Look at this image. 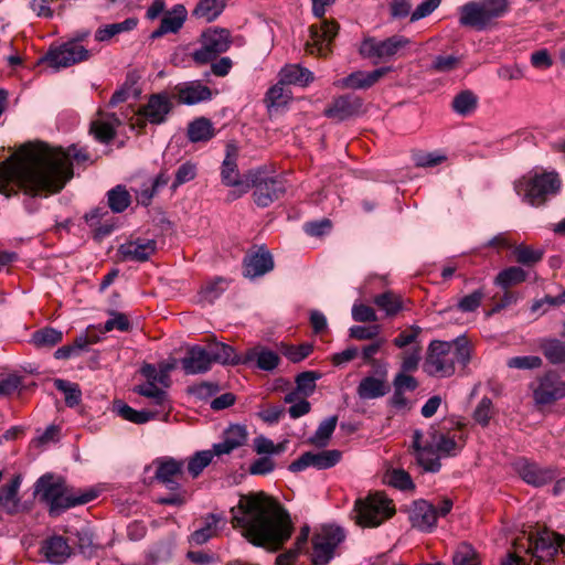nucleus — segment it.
<instances>
[{"label":"nucleus","instance_id":"nucleus-1","mask_svg":"<svg viewBox=\"0 0 565 565\" xmlns=\"http://www.w3.org/2000/svg\"><path fill=\"white\" fill-rule=\"evenodd\" d=\"M72 160L86 163L90 156L76 145L66 150L44 142L25 146L21 154L0 163V192L7 198L17 189L30 196L58 193L73 178Z\"/></svg>","mask_w":565,"mask_h":565},{"label":"nucleus","instance_id":"nucleus-2","mask_svg":"<svg viewBox=\"0 0 565 565\" xmlns=\"http://www.w3.org/2000/svg\"><path fill=\"white\" fill-rule=\"evenodd\" d=\"M231 514L233 527L255 546L278 551L291 536L289 513L265 492L242 495Z\"/></svg>","mask_w":565,"mask_h":565},{"label":"nucleus","instance_id":"nucleus-3","mask_svg":"<svg viewBox=\"0 0 565 565\" xmlns=\"http://www.w3.org/2000/svg\"><path fill=\"white\" fill-rule=\"evenodd\" d=\"M472 347L466 337L452 341H431L424 363V371L437 377H449L456 364L466 367L471 360Z\"/></svg>","mask_w":565,"mask_h":565},{"label":"nucleus","instance_id":"nucleus-4","mask_svg":"<svg viewBox=\"0 0 565 565\" xmlns=\"http://www.w3.org/2000/svg\"><path fill=\"white\" fill-rule=\"evenodd\" d=\"M35 494L49 505L50 515L56 516L67 509L93 501L97 491L70 489L62 478L46 473L38 479Z\"/></svg>","mask_w":565,"mask_h":565},{"label":"nucleus","instance_id":"nucleus-5","mask_svg":"<svg viewBox=\"0 0 565 565\" xmlns=\"http://www.w3.org/2000/svg\"><path fill=\"white\" fill-rule=\"evenodd\" d=\"M423 433L415 430L413 435V448L416 451L417 462L426 471H439L440 457L456 456L461 446L449 435L437 431L431 427L428 431V439L422 445Z\"/></svg>","mask_w":565,"mask_h":565},{"label":"nucleus","instance_id":"nucleus-6","mask_svg":"<svg viewBox=\"0 0 565 565\" xmlns=\"http://www.w3.org/2000/svg\"><path fill=\"white\" fill-rule=\"evenodd\" d=\"M510 0H473L460 7L459 23L478 31L493 25L494 21L510 12Z\"/></svg>","mask_w":565,"mask_h":565},{"label":"nucleus","instance_id":"nucleus-7","mask_svg":"<svg viewBox=\"0 0 565 565\" xmlns=\"http://www.w3.org/2000/svg\"><path fill=\"white\" fill-rule=\"evenodd\" d=\"M561 189V180L555 172H530L514 182L515 192L533 206L544 204Z\"/></svg>","mask_w":565,"mask_h":565},{"label":"nucleus","instance_id":"nucleus-8","mask_svg":"<svg viewBox=\"0 0 565 565\" xmlns=\"http://www.w3.org/2000/svg\"><path fill=\"white\" fill-rule=\"evenodd\" d=\"M565 537L553 531L544 529L535 534L523 535L514 542L516 552H524L532 556L535 565L550 563L554 556L562 550Z\"/></svg>","mask_w":565,"mask_h":565},{"label":"nucleus","instance_id":"nucleus-9","mask_svg":"<svg viewBox=\"0 0 565 565\" xmlns=\"http://www.w3.org/2000/svg\"><path fill=\"white\" fill-rule=\"evenodd\" d=\"M313 14L321 19L319 24L310 26V41L306 44V51L309 54L326 56L331 52V43L337 36L339 24L333 20L323 19L327 7L334 3L335 0H311Z\"/></svg>","mask_w":565,"mask_h":565},{"label":"nucleus","instance_id":"nucleus-10","mask_svg":"<svg viewBox=\"0 0 565 565\" xmlns=\"http://www.w3.org/2000/svg\"><path fill=\"white\" fill-rule=\"evenodd\" d=\"M354 512L359 525L376 527L395 514V507L384 493L375 492L356 500Z\"/></svg>","mask_w":565,"mask_h":565},{"label":"nucleus","instance_id":"nucleus-11","mask_svg":"<svg viewBox=\"0 0 565 565\" xmlns=\"http://www.w3.org/2000/svg\"><path fill=\"white\" fill-rule=\"evenodd\" d=\"M411 39L395 34L385 40L366 38L362 41L359 52L364 58L373 60V63L387 62L395 56H402L411 45Z\"/></svg>","mask_w":565,"mask_h":565},{"label":"nucleus","instance_id":"nucleus-12","mask_svg":"<svg viewBox=\"0 0 565 565\" xmlns=\"http://www.w3.org/2000/svg\"><path fill=\"white\" fill-rule=\"evenodd\" d=\"M247 182L254 189V202L259 207L269 206L286 192V185L281 178L269 177L260 169L248 171Z\"/></svg>","mask_w":565,"mask_h":565},{"label":"nucleus","instance_id":"nucleus-13","mask_svg":"<svg viewBox=\"0 0 565 565\" xmlns=\"http://www.w3.org/2000/svg\"><path fill=\"white\" fill-rule=\"evenodd\" d=\"M232 44L231 33L227 29L210 28L201 35V46L192 53L196 64H207L225 53Z\"/></svg>","mask_w":565,"mask_h":565},{"label":"nucleus","instance_id":"nucleus-14","mask_svg":"<svg viewBox=\"0 0 565 565\" xmlns=\"http://www.w3.org/2000/svg\"><path fill=\"white\" fill-rule=\"evenodd\" d=\"M87 35L88 32H85L74 40L67 41L57 47L51 49L44 56V61L51 67L58 70L88 60L89 51L79 43Z\"/></svg>","mask_w":565,"mask_h":565},{"label":"nucleus","instance_id":"nucleus-15","mask_svg":"<svg viewBox=\"0 0 565 565\" xmlns=\"http://www.w3.org/2000/svg\"><path fill=\"white\" fill-rule=\"evenodd\" d=\"M172 102L166 93L152 94L146 105L139 108L132 126L143 128L147 122L163 124L172 110Z\"/></svg>","mask_w":565,"mask_h":565},{"label":"nucleus","instance_id":"nucleus-16","mask_svg":"<svg viewBox=\"0 0 565 565\" xmlns=\"http://www.w3.org/2000/svg\"><path fill=\"white\" fill-rule=\"evenodd\" d=\"M344 540V533L339 526H323L312 537L315 565H326L333 557L335 547Z\"/></svg>","mask_w":565,"mask_h":565},{"label":"nucleus","instance_id":"nucleus-17","mask_svg":"<svg viewBox=\"0 0 565 565\" xmlns=\"http://www.w3.org/2000/svg\"><path fill=\"white\" fill-rule=\"evenodd\" d=\"M533 397L539 405H551L565 397V382L556 374L547 373L539 380Z\"/></svg>","mask_w":565,"mask_h":565},{"label":"nucleus","instance_id":"nucleus-18","mask_svg":"<svg viewBox=\"0 0 565 565\" xmlns=\"http://www.w3.org/2000/svg\"><path fill=\"white\" fill-rule=\"evenodd\" d=\"M341 451L335 449L322 450L319 452L307 451L290 463L289 470L298 472L308 467H315L319 470L329 469L341 460Z\"/></svg>","mask_w":565,"mask_h":565},{"label":"nucleus","instance_id":"nucleus-19","mask_svg":"<svg viewBox=\"0 0 565 565\" xmlns=\"http://www.w3.org/2000/svg\"><path fill=\"white\" fill-rule=\"evenodd\" d=\"M518 475L527 484L542 487L556 478V470L550 467H541L536 462L520 458L514 462Z\"/></svg>","mask_w":565,"mask_h":565},{"label":"nucleus","instance_id":"nucleus-20","mask_svg":"<svg viewBox=\"0 0 565 565\" xmlns=\"http://www.w3.org/2000/svg\"><path fill=\"white\" fill-rule=\"evenodd\" d=\"M237 148L234 145L226 146V156L222 164L221 178L223 184L226 186L238 188V194L234 198H238L246 193L250 189L249 182H247V174L245 180L239 178V171L236 163Z\"/></svg>","mask_w":565,"mask_h":565},{"label":"nucleus","instance_id":"nucleus-21","mask_svg":"<svg viewBox=\"0 0 565 565\" xmlns=\"http://www.w3.org/2000/svg\"><path fill=\"white\" fill-rule=\"evenodd\" d=\"M243 265L245 277L257 278L274 269V259L270 252L265 246H260L246 254Z\"/></svg>","mask_w":565,"mask_h":565},{"label":"nucleus","instance_id":"nucleus-22","mask_svg":"<svg viewBox=\"0 0 565 565\" xmlns=\"http://www.w3.org/2000/svg\"><path fill=\"white\" fill-rule=\"evenodd\" d=\"M392 71V67L385 66L371 72L356 71L347 77L337 81L334 84L341 88L367 89L376 84L382 77Z\"/></svg>","mask_w":565,"mask_h":565},{"label":"nucleus","instance_id":"nucleus-23","mask_svg":"<svg viewBox=\"0 0 565 565\" xmlns=\"http://www.w3.org/2000/svg\"><path fill=\"white\" fill-rule=\"evenodd\" d=\"M156 249L157 242L154 239L138 237L121 244L118 254L122 260L146 262L154 254Z\"/></svg>","mask_w":565,"mask_h":565},{"label":"nucleus","instance_id":"nucleus-24","mask_svg":"<svg viewBox=\"0 0 565 565\" xmlns=\"http://www.w3.org/2000/svg\"><path fill=\"white\" fill-rule=\"evenodd\" d=\"M183 472V462L173 458H166L158 461L156 479L164 484L169 490L179 489V479Z\"/></svg>","mask_w":565,"mask_h":565},{"label":"nucleus","instance_id":"nucleus-25","mask_svg":"<svg viewBox=\"0 0 565 565\" xmlns=\"http://www.w3.org/2000/svg\"><path fill=\"white\" fill-rule=\"evenodd\" d=\"M247 441V431L245 426L231 425L223 433L222 441L214 444V452L217 457L230 455L235 449L244 446Z\"/></svg>","mask_w":565,"mask_h":565},{"label":"nucleus","instance_id":"nucleus-26","mask_svg":"<svg viewBox=\"0 0 565 565\" xmlns=\"http://www.w3.org/2000/svg\"><path fill=\"white\" fill-rule=\"evenodd\" d=\"M185 374H201L211 370L212 363L204 347L193 345L188 349L186 355L181 360Z\"/></svg>","mask_w":565,"mask_h":565},{"label":"nucleus","instance_id":"nucleus-27","mask_svg":"<svg viewBox=\"0 0 565 565\" xmlns=\"http://www.w3.org/2000/svg\"><path fill=\"white\" fill-rule=\"evenodd\" d=\"M206 342V351L209 352V358L211 363H218L223 365H237L242 364L243 356L238 355L234 348L216 341L214 337L207 338Z\"/></svg>","mask_w":565,"mask_h":565},{"label":"nucleus","instance_id":"nucleus-28","mask_svg":"<svg viewBox=\"0 0 565 565\" xmlns=\"http://www.w3.org/2000/svg\"><path fill=\"white\" fill-rule=\"evenodd\" d=\"M41 552L49 563L55 565L64 564L72 555V548L66 539L60 535L46 539L42 544Z\"/></svg>","mask_w":565,"mask_h":565},{"label":"nucleus","instance_id":"nucleus-29","mask_svg":"<svg viewBox=\"0 0 565 565\" xmlns=\"http://www.w3.org/2000/svg\"><path fill=\"white\" fill-rule=\"evenodd\" d=\"M178 99L185 105H194L212 98L210 87L203 85L200 81H193L175 86Z\"/></svg>","mask_w":565,"mask_h":565},{"label":"nucleus","instance_id":"nucleus-30","mask_svg":"<svg viewBox=\"0 0 565 565\" xmlns=\"http://www.w3.org/2000/svg\"><path fill=\"white\" fill-rule=\"evenodd\" d=\"M186 9L182 4H175L171 10L164 12L160 25L151 33V39H158L168 33H177L186 19Z\"/></svg>","mask_w":565,"mask_h":565},{"label":"nucleus","instance_id":"nucleus-31","mask_svg":"<svg viewBox=\"0 0 565 565\" xmlns=\"http://www.w3.org/2000/svg\"><path fill=\"white\" fill-rule=\"evenodd\" d=\"M409 518L413 526L420 531H431L436 526L437 510L427 501H417L412 508Z\"/></svg>","mask_w":565,"mask_h":565},{"label":"nucleus","instance_id":"nucleus-32","mask_svg":"<svg viewBox=\"0 0 565 565\" xmlns=\"http://www.w3.org/2000/svg\"><path fill=\"white\" fill-rule=\"evenodd\" d=\"M22 477L15 475L11 480L0 488V508L8 514H15L19 511L20 497L19 489Z\"/></svg>","mask_w":565,"mask_h":565},{"label":"nucleus","instance_id":"nucleus-33","mask_svg":"<svg viewBox=\"0 0 565 565\" xmlns=\"http://www.w3.org/2000/svg\"><path fill=\"white\" fill-rule=\"evenodd\" d=\"M388 392L386 371L381 377L366 376L358 385L356 393L361 399H374L384 396Z\"/></svg>","mask_w":565,"mask_h":565},{"label":"nucleus","instance_id":"nucleus-34","mask_svg":"<svg viewBox=\"0 0 565 565\" xmlns=\"http://www.w3.org/2000/svg\"><path fill=\"white\" fill-rule=\"evenodd\" d=\"M361 103L359 98L351 96H340L334 99L332 105L326 109L324 114L329 118L344 120L359 111Z\"/></svg>","mask_w":565,"mask_h":565},{"label":"nucleus","instance_id":"nucleus-35","mask_svg":"<svg viewBox=\"0 0 565 565\" xmlns=\"http://www.w3.org/2000/svg\"><path fill=\"white\" fill-rule=\"evenodd\" d=\"M256 361L257 366L264 371H273L279 364V356L271 350L256 347L248 349L243 355L242 364Z\"/></svg>","mask_w":565,"mask_h":565},{"label":"nucleus","instance_id":"nucleus-36","mask_svg":"<svg viewBox=\"0 0 565 565\" xmlns=\"http://www.w3.org/2000/svg\"><path fill=\"white\" fill-rule=\"evenodd\" d=\"M120 124L119 119L113 114L104 118L94 120L90 125V134L102 143H108L116 136V127Z\"/></svg>","mask_w":565,"mask_h":565},{"label":"nucleus","instance_id":"nucleus-37","mask_svg":"<svg viewBox=\"0 0 565 565\" xmlns=\"http://www.w3.org/2000/svg\"><path fill=\"white\" fill-rule=\"evenodd\" d=\"M221 518L210 513L203 519V525L198 527L190 536V543L194 545H202L210 539L214 537L218 532V523Z\"/></svg>","mask_w":565,"mask_h":565},{"label":"nucleus","instance_id":"nucleus-38","mask_svg":"<svg viewBox=\"0 0 565 565\" xmlns=\"http://www.w3.org/2000/svg\"><path fill=\"white\" fill-rule=\"evenodd\" d=\"M279 76L280 82L286 83L287 85L294 84L306 86L313 81V73L298 64L285 66L281 68Z\"/></svg>","mask_w":565,"mask_h":565},{"label":"nucleus","instance_id":"nucleus-39","mask_svg":"<svg viewBox=\"0 0 565 565\" xmlns=\"http://www.w3.org/2000/svg\"><path fill=\"white\" fill-rule=\"evenodd\" d=\"M540 349L552 364L565 362V341L558 339H544L540 342Z\"/></svg>","mask_w":565,"mask_h":565},{"label":"nucleus","instance_id":"nucleus-40","mask_svg":"<svg viewBox=\"0 0 565 565\" xmlns=\"http://www.w3.org/2000/svg\"><path fill=\"white\" fill-rule=\"evenodd\" d=\"M224 8L225 0H201L193 14L206 22H212L223 12Z\"/></svg>","mask_w":565,"mask_h":565},{"label":"nucleus","instance_id":"nucleus-41","mask_svg":"<svg viewBox=\"0 0 565 565\" xmlns=\"http://www.w3.org/2000/svg\"><path fill=\"white\" fill-rule=\"evenodd\" d=\"M136 25L137 20L134 18H128L125 21L118 23L106 24L96 31L95 39L98 42H105L119 33L135 29Z\"/></svg>","mask_w":565,"mask_h":565},{"label":"nucleus","instance_id":"nucleus-42","mask_svg":"<svg viewBox=\"0 0 565 565\" xmlns=\"http://www.w3.org/2000/svg\"><path fill=\"white\" fill-rule=\"evenodd\" d=\"M108 214L109 213L105 209L97 207L85 215L86 222L92 228H94L95 236L97 238H103L109 235L114 230V224L100 222L102 218Z\"/></svg>","mask_w":565,"mask_h":565},{"label":"nucleus","instance_id":"nucleus-43","mask_svg":"<svg viewBox=\"0 0 565 565\" xmlns=\"http://www.w3.org/2000/svg\"><path fill=\"white\" fill-rule=\"evenodd\" d=\"M108 206L114 213L124 212L131 203V196L125 185H116L107 192Z\"/></svg>","mask_w":565,"mask_h":565},{"label":"nucleus","instance_id":"nucleus-44","mask_svg":"<svg viewBox=\"0 0 565 565\" xmlns=\"http://www.w3.org/2000/svg\"><path fill=\"white\" fill-rule=\"evenodd\" d=\"M214 136L212 122L206 118H198L188 127V137L192 142L207 141Z\"/></svg>","mask_w":565,"mask_h":565},{"label":"nucleus","instance_id":"nucleus-45","mask_svg":"<svg viewBox=\"0 0 565 565\" xmlns=\"http://www.w3.org/2000/svg\"><path fill=\"white\" fill-rule=\"evenodd\" d=\"M62 340H63L62 331L51 328V327H45V328H42V329L35 331L32 334L31 342L34 344V347L41 349V348H52V347L58 344L60 342H62Z\"/></svg>","mask_w":565,"mask_h":565},{"label":"nucleus","instance_id":"nucleus-46","mask_svg":"<svg viewBox=\"0 0 565 565\" xmlns=\"http://www.w3.org/2000/svg\"><path fill=\"white\" fill-rule=\"evenodd\" d=\"M216 456L214 448L196 451L188 459V472L192 478H198Z\"/></svg>","mask_w":565,"mask_h":565},{"label":"nucleus","instance_id":"nucleus-47","mask_svg":"<svg viewBox=\"0 0 565 565\" xmlns=\"http://www.w3.org/2000/svg\"><path fill=\"white\" fill-rule=\"evenodd\" d=\"M337 416H330L322 420L313 436L310 437L309 443L317 447H326L337 427Z\"/></svg>","mask_w":565,"mask_h":565},{"label":"nucleus","instance_id":"nucleus-48","mask_svg":"<svg viewBox=\"0 0 565 565\" xmlns=\"http://www.w3.org/2000/svg\"><path fill=\"white\" fill-rule=\"evenodd\" d=\"M114 412L122 419L135 424H145L153 418V415L150 412L136 411L120 401L114 403Z\"/></svg>","mask_w":565,"mask_h":565},{"label":"nucleus","instance_id":"nucleus-49","mask_svg":"<svg viewBox=\"0 0 565 565\" xmlns=\"http://www.w3.org/2000/svg\"><path fill=\"white\" fill-rule=\"evenodd\" d=\"M374 303L381 310H383L386 313V316H395L403 308L401 296L394 294L393 291H385L381 295H377L374 298Z\"/></svg>","mask_w":565,"mask_h":565},{"label":"nucleus","instance_id":"nucleus-50","mask_svg":"<svg viewBox=\"0 0 565 565\" xmlns=\"http://www.w3.org/2000/svg\"><path fill=\"white\" fill-rule=\"evenodd\" d=\"M525 279L526 273L521 267L511 266L501 270L495 277L494 282L498 286L507 289L513 285L523 282Z\"/></svg>","mask_w":565,"mask_h":565},{"label":"nucleus","instance_id":"nucleus-51","mask_svg":"<svg viewBox=\"0 0 565 565\" xmlns=\"http://www.w3.org/2000/svg\"><path fill=\"white\" fill-rule=\"evenodd\" d=\"M227 280L222 277L209 280L201 287V299L211 303L227 289Z\"/></svg>","mask_w":565,"mask_h":565},{"label":"nucleus","instance_id":"nucleus-52","mask_svg":"<svg viewBox=\"0 0 565 565\" xmlns=\"http://www.w3.org/2000/svg\"><path fill=\"white\" fill-rule=\"evenodd\" d=\"M477 96L470 90H463L455 96L452 109L461 116H467L477 108Z\"/></svg>","mask_w":565,"mask_h":565},{"label":"nucleus","instance_id":"nucleus-53","mask_svg":"<svg viewBox=\"0 0 565 565\" xmlns=\"http://www.w3.org/2000/svg\"><path fill=\"white\" fill-rule=\"evenodd\" d=\"M286 83H277L271 86L265 97V103L267 108L270 110L273 108H279L286 105L290 99V92H287L284 87Z\"/></svg>","mask_w":565,"mask_h":565},{"label":"nucleus","instance_id":"nucleus-54","mask_svg":"<svg viewBox=\"0 0 565 565\" xmlns=\"http://www.w3.org/2000/svg\"><path fill=\"white\" fill-rule=\"evenodd\" d=\"M384 482L399 490L414 489L409 473L403 469L387 470L384 475Z\"/></svg>","mask_w":565,"mask_h":565},{"label":"nucleus","instance_id":"nucleus-55","mask_svg":"<svg viewBox=\"0 0 565 565\" xmlns=\"http://www.w3.org/2000/svg\"><path fill=\"white\" fill-rule=\"evenodd\" d=\"M55 387L64 393L65 403L67 406L74 407L79 404L82 398V392L77 384L70 383L64 380H56Z\"/></svg>","mask_w":565,"mask_h":565},{"label":"nucleus","instance_id":"nucleus-56","mask_svg":"<svg viewBox=\"0 0 565 565\" xmlns=\"http://www.w3.org/2000/svg\"><path fill=\"white\" fill-rule=\"evenodd\" d=\"M321 377V374L316 371H306L297 375L296 385L297 391L305 396L311 395L316 390V382Z\"/></svg>","mask_w":565,"mask_h":565},{"label":"nucleus","instance_id":"nucleus-57","mask_svg":"<svg viewBox=\"0 0 565 565\" xmlns=\"http://www.w3.org/2000/svg\"><path fill=\"white\" fill-rule=\"evenodd\" d=\"M135 391L145 397L151 398L157 405H163L168 397L167 392L159 388L153 382L139 385Z\"/></svg>","mask_w":565,"mask_h":565},{"label":"nucleus","instance_id":"nucleus-58","mask_svg":"<svg viewBox=\"0 0 565 565\" xmlns=\"http://www.w3.org/2000/svg\"><path fill=\"white\" fill-rule=\"evenodd\" d=\"M543 361L537 355H523V356H513L507 361V365L510 369H519V370H534L541 367Z\"/></svg>","mask_w":565,"mask_h":565},{"label":"nucleus","instance_id":"nucleus-59","mask_svg":"<svg viewBox=\"0 0 565 565\" xmlns=\"http://www.w3.org/2000/svg\"><path fill=\"white\" fill-rule=\"evenodd\" d=\"M479 557L471 545L461 544L455 555L454 565H479Z\"/></svg>","mask_w":565,"mask_h":565},{"label":"nucleus","instance_id":"nucleus-60","mask_svg":"<svg viewBox=\"0 0 565 565\" xmlns=\"http://www.w3.org/2000/svg\"><path fill=\"white\" fill-rule=\"evenodd\" d=\"M513 254L518 263L523 265H532L542 259L543 252L533 249L530 246L520 245L514 248Z\"/></svg>","mask_w":565,"mask_h":565},{"label":"nucleus","instance_id":"nucleus-61","mask_svg":"<svg viewBox=\"0 0 565 565\" xmlns=\"http://www.w3.org/2000/svg\"><path fill=\"white\" fill-rule=\"evenodd\" d=\"M198 168L196 164L190 161L182 163L177 172L175 178L172 183V190H175L178 186L192 181L196 177Z\"/></svg>","mask_w":565,"mask_h":565},{"label":"nucleus","instance_id":"nucleus-62","mask_svg":"<svg viewBox=\"0 0 565 565\" xmlns=\"http://www.w3.org/2000/svg\"><path fill=\"white\" fill-rule=\"evenodd\" d=\"M113 318L108 319L103 327L98 329L100 333L109 332L114 329L119 331H128L130 328V322L128 318L120 312L111 313Z\"/></svg>","mask_w":565,"mask_h":565},{"label":"nucleus","instance_id":"nucleus-63","mask_svg":"<svg viewBox=\"0 0 565 565\" xmlns=\"http://www.w3.org/2000/svg\"><path fill=\"white\" fill-rule=\"evenodd\" d=\"M381 328L377 324L372 326H353L349 329V335L355 340H372L377 338Z\"/></svg>","mask_w":565,"mask_h":565},{"label":"nucleus","instance_id":"nucleus-64","mask_svg":"<svg viewBox=\"0 0 565 565\" xmlns=\"http://www.w3.org/2000/svg\"><path fill=\"white\" fill-rule=\"evenodd\" d=\"M492 402L488 397H483L479 404L477 405L475 412H473V418L475 420L482 425L487 426L492 417Z\"/></svg>","mask_w":565,"mask_h":565}]
</instances>
